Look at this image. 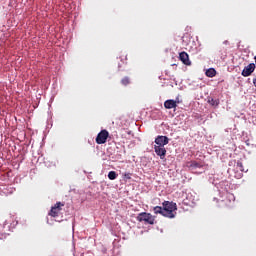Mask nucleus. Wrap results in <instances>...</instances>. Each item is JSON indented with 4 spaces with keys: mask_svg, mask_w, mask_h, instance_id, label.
I'll return each mask as SVG.
<instances>
[{
    "mask_svg": "<svg viewBox=\"0 0 256 256\" xmlns=\"http://www.w3.org/2000/svg\"><path fill=\"white\" fill-rule=\"evenodd\" d=\"M163 207L155 206L153 211L155 215H162L163 217H168V219H174L175 215H177V203L164 201L162 203Z\"/></svg>",
    "mask_w": 256,
    "mask_h": 256,
    "instance_id": "obj_1",
    "label": "nucleus"
},
{
    "mask_svg": "<svg viewBox=\"0 0 256 256\" xmlns=\"http://www.w3.org/2000/svg\"><path fill=\"white\" fill-rule=\"evenodd\" d=\"M136 220L145 225H155V216H152L151 213L141 212L137 215Z\"/></svg>",
    "mask_w": 256,
    "mask_h": 256,
    "instance_id": "obj_2",
    "label": "nucleus"
},
{
    "mask_svg": "<svg viewBox=\"0 0 256 256\" xmlns=\"http://www.w3.org/2000/svg\"><path fill=\"white\" fill-rule=\"evenodd\" d=\"M61 207H65V204L62 202H57L54 206H52L48 215H50V217H59L61 211L63 210Z\"/></svg>",
    "mask_w": 256,
    "mask_h": 256,
    "instance_id": "obj_3",
    "label": "nucleus"
},
{
    "mask_svg": "<svg viewBox=\"0 0 256 256\" xmlns=\"http://www.w3.org/2000/svg\"><path fill=\"white\" fill-rule=\"evenodd\" d=\"M107 139H109V131L101 130L96 137V143L97 145H103L107 143Z\"/></svg>",
    "mask_w": 256,
    "mask_h": 256,
    "instance_id": "obj_4",
    "label": "nucleus"
},
{
    "mask_svg": "<svg viewBox=\"0 0 256 256\" xmlns=\"http://www.w3.org/2000/svg\"><path fill=\"white\" fill-rule=\"evenodd\" d=\"M155 143L159 147H165V145H169V138L167 136H157Z\"/></svg>",
    "mask_w": 256,
    "mask_h": 256,
    "instance_id": "obj_5",
    "label": "nucleus"
},
{
    "mask_svg": "<svg viewBox=\"0 0 256 256\" xmlns=\"http://www.w3.org/2000/svg\"><path fill=\"white\" fill-rule=\"evenodd\" d=\"M154 150L156 155L160 157V159H165V156L167 155V149H165V146H154Z\"/></svg>",
    "mask_w": 256,
    "mask_h": 256,
    "instance_id": "obj_6",
    "label": "nucleus"
},
{
    "mask_svg": "<svg viewBox=\"0 0 256 256\" xmlns=\"http://www.w3.org/2000/svg\"><path fill=\"white\" fill-rule=\"evenodd\" d=\"M255 71V63H250L242 70L243 77H249Z\"/></svg>",
    "mask_w": 256,
    "mask_h": 256,
    "instance_id": "obj_7",
    "label": "nucleus"
},
{
    "mask_svg": "<svg viewBox=\"0 0 256 256\" xmlns=\"http://www.w3.org/2000/svg\"><path fill=\"white\" fill-rule=\"evenodd\" d=\"M179 59L184 65H191V60H189V54H187V52H181L179 54Z\"/></svg>",
    "mask_w": 256,
    "mask_h": 256,
    "instance_id": "obj_8",
    "label": "nucleus"
},
{
    "mask_svg": "<svg viewBox=\"0 0 256 256\" xmlns=\"http://www.w3.org/2000/svg\"><path fill=\"white\" fill-rule=\"evenodd\" d=\"M165 109H176L177 107V101L175 100H166L164 102Z\"/></svg>",
    "mask_w": 256,
    "mask_h": 256,
    "instance_id": "obj_9",
    "label": "nucleus"
},
{
    "mask_svg": "<svg viewBox=\"0 0 256 256\" xmlns=\"http://www.w3.org/2000/svg\"><path fill=\"white\" fill-rule=\"evenodd\" d=\"M217 75V71L215 68H209L206 70V77H215Z\"/></svg>",
    "mask_w": 256,
    "mask_h": 256,
    "instance_id": "obj_10",
    "label": "nucleus"
},
{
    "mask_svg": "<svg viewBox=\"0 0 256 256\" xmlns=\"http://www.w3.org/2000/svg\"><path fill=\"white\" fill-rule=\"evenodd\" d=\"M208 103L212 107H218L219 106V99L208 98Z\"/></svg>",
    "mask_w": 256,
    "mask_h": 256,
    "instance_id": "obj_11",
    "label": "nucleus"
},
{
    "mask_svg": "<svg viewBox=\"0 0 256 256\" xmlns=\"http://www.w3.org/2000/svg\"><path fill=\"white\" fill-rule=\"evenodd\" d=\"M117 177H118V174L115 171H110L108 173V179H110V181H115V179H117Z\"/></svg>",
    "mask_w": 256,
    "mask_h": 256,
    "instance_id": "obj_12",
    "label": "nucleus"
},
{
    "mask_svg": "<svg viewBox=\"0 0 256 256\" xmlns=\"http://www.w3.org/2000/svg\"><path fill=\"white\" fill-rule=\"evenodd\" d=\"M121 84L124 85V87H127V85L131 84V79L127 76L121 79Z\"/></svg>",
    "mask_w": 256,
    "mask_h": 256,
    "instance_id": "obj_13",
    "label": "nucleus"
},
{
    "mask_svg": "<svg viewBox=\"0 0 256 256\" xmlns=\"http://www.w3.org/2000/svg\"><path fill=\"white\" fill-rule=\"evenodd\" d=\"M237 171H241L242 173L245 171V167L243 166V162L238 161L236 164Z\"/></svg>",
    "mask_w": 256,
    "mask_h": 256,
    "instance_id": "obj_14",
    "label": "nucleus"
},
{
    "mask_svg": "<svg viewBox=\"0 0 256 256\" xmlns=\"http://www.w3.org/2000/svg\"><path fill=\"white\" fill-rule=\"evenodd\" d=\"M201 167H202L201 164H199L196 161H192L191 164H190L191 169H201Z\"/></svg>",
    "mask_w": 256,
    "mask_h": 256,
    "instance_id": "obj_15",
    "label": "nucleus"
},
{
    "mask_svg": "<svg viewBox=\"0 0 256 256\" xmlns=\"http://www.w3.org/2000/svg\"><path fill=\"white\" fill-rule=\"evenodd\" d=\"M131 176H132V174H131V173H129V172H128V173H124V174H123V178H124V179H126V180L131 179Z\"/></svg>",
    "mask_w": 256,
    "mask_h": 256,
    "instance_id": "obj_16",
    "label": "nucleus"
},
{
    "mask_svg": "<svg viewBox=\"0 0 256 256\" xmlns=\"http://www.w3.org/2000/svg\"><path fill=\"white\" fill-rule=\"evenodd\" d=\"M253 85L256 87V78L253 79Z\"/></svg>",
    "mask_w": 256,
    "mask_h": 256,
    "instance_id": "obj_17",
    "label": "nucleus"
},
{
    "mask_svg": "<svg viewBox=\"0 0 256 256\" xmlns=\"http://www.w3.org/2000/svg\"><path fill=\"white\" fill-rule=\"evenodd\" d=\"M224 45H229V41H224Z\"/></svg>",
    "mask_w": 256,
    "mask_h": 256,
    "instance_id": "obj_18",
    "label": "nucleus"
}]
</instances>
